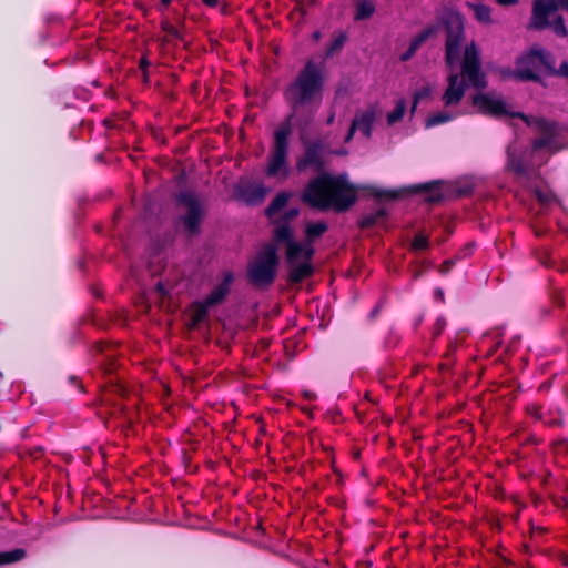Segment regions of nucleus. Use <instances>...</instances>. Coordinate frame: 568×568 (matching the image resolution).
I'll return each mask as SVG.
<instances>
[{
  "label": "nucleus",
  "mask_w": 568,
  "mask_h": 568,
  "mask_svg": "<svg viewBox=\"0 0 568 568\" xmlns=\"http://www.w3.org/2000/svg\"><path fill=\"white\" fill-rule=\"evenodd\" d=\"M49 34L48 33H41L40 34V38H41V42L44 43L48 39Z\"/></svg>",
  "instance_id": "60"
},
{
  "label": "nucleus",
  "mask_w": 568,
  "mask_h": 568,
  "mask_svg": "<svg viewBox=\"0 0 568 568\" xmlns=\"http://www.w3.org/2000/svg\"><path fill=\"white\" fill-rule=\"evenodd\" d=\"M434 24L445 32L444 60L447 69L453 71L463 61V43L466 40L465 18L458 9L445 7L437 11Z\"/></svg>",
  "instance_id": "4"
},
{
  "label": "nucleus",
  "mask_w": 568,
  "mask_h": 568,
  "mask_svg": "<svg viewBox=\"0 0 568 568\" xmlns=\"http://www.w3.org/2000/svg\"><path fill=\"white\" fill-rule=\"evenodd\" d=\"M424 271L423 270H415L412 274L413 276V280H418L422 275H423Z\"/></svg>",
  "instance_id": "53"
},
{
  "label": "nucleus",
  "mask_w": 568,
  "mask_h": 568,
  "mask_svg": "<svg viewBox=\"0 0 568 568\" xmlns=\"http://www.w3.org/2000/svg\"><path fill=\"white\" fill-rule=\"evenodd\" d=\"M151 65L150 60L146 57H142L139 62V68L142 72L148 71L149 67Z\"/></svg>",
  "instance_id": "43"
},
{
  "label": "nucleus",
  "mask_w": 568,
  "mask_h": 568,
  "mask_svg": "<svg viewBox=\"0 0 568 568\" xmlns=\"http://www.w3.org/2000/svg\"><path fill=\"white\" fill-rule=\"evenodd\" d=\"M301 200L315 210L323 212L333 210L336 213H345L356 204L358 196L357 191H351L348 189H320L316 191L304 189L301 194Z\"/></svg>",
  "instance_id": "6"
},
{
  "label": "nucleus",
  "mask_w": 568,
  "mask_h": 568,
  "mask_svg": "<svg viewBox=\"0 0 568 568\" xmlns=\"http://www.w3.org/2000/svg\"><path fill=\"white\" fill-rule=\"evenodd\" d=\"M27 557V551L23 548H14L9 551H0V567L21 561Z\"/></svg>",
  "instance_id": "27"
},
{
  "label": "nucleus",
  "mask_w": 568,
  "mask_h": 568,
  "mask_svg": "<svg viewBox=\"0 0 568 568\" xmlns=\"http://www.w3.org/2000/svg\"><path fill=\"white\" fill-rule=\"evenodd\" d=\"M399 335L394 331L389 329L387 336L385 337L384 345L386 348H393L399 343Z\"/></svg>",
  "instance_id": "37"
},
{
  "label": "nucleus",
  "mask_w": 568,
  "mask_h": 568,
  "mask_svg": "<svg viewBox=\"0 0 568 568\" xmlns=\"http://www.w3.org/2000/svg\"><path fill=\"white\" fill-rule=\"evenodd\" d=\"M356 22L368 20L375 13V3L371 0H356L354 3Z\"/></svg>",
  "instance_id": "23"
},
{
  "label": "nucleus",
  "mask_w": 568,
  "mask_h": 568,
  "mask_svg": "<svg viewBox=\"0 0 568 568\" xmlns=\"http://www.w3.org/2000/svg\"><path fill=\"white\" fill-rule=\"evenodd\" d=\"M178 206L184 207V213L178 216V222L182 225L184 234L194 239L202 233V224L207 215L205 202L199 195L190 190L180 191L174 195Z\"/></svg>",
  "instance_id": "7"
},
{
  "label": "nucleus",
  "mask_w": 568,
  "mask_h": 568,
  "mask_svg": "<svg viewBox=\"0 0 568 568\" xmlns=\"http://www.w3.org/2000/svg\"><path fill=\"white\" fill-rule=\"evenodd\" d=\"M212 305L206 304V300L194 303V317L196 322H205L209 318Z\"/></svg>",
  "instance_id": "30"
},
{
  "label": "nucleus",
  "mask_w": 568,
  "mask_h": 568,
  "mask_svg": "<svg viewBox=\"0 0 568 568\" xmlns=\"http://www.w3.org/2000/svg\"><path fill=\"white\" fill-rule=\"evenodd\" d=\"M79 335H80V331L79 328H75L74 332H73V337L74 339L79 338Z\"/></svg>",
  "instance_id": "61"
},
{
  "label": "nucleus",
  "mask_w": 568,
  "mask_h": 568,
  "mask_svg": "<svg viewBox=\"0 0 568 568\" xmlns=\"http://www.w3.org/2000/svg\"><path fill=\"white\" fill-rule=\"evenodd\" d=\"M556 11L548 10L547 7H540V4L534 3L531 22L532 29L541 31L545 29H551L554 33L559 38H568V29L565 24L562 16H557L552 20L549 17Z\"/></svg>",
  "instance_id": "9"
},
{
  "label": "nucleus",
  "mask_w": 568,
  "mask_h": 568,
  "mask_svg": "<svg viewBox=\"0 0 568 568\" xmlns=\"http://www.w3.org/2000/svg\"><path fill=\"white\" fill-rule=\"evenodd\" d=\"M301 213L300 207L294 206L284 212L278 219L272 220V224L275 225L273 230L274 241H286L290 240V234H294L291 222L294 221Z\"/></svg>",
  "instance_id": "16"
},
{
  "label": "nucleus",
  "mask_w": 568,
  "mask_h": 568,
  "mask_svg": "<svg viewBox=\"0 0 568 568\" xmlns=\"http://www.w3.org/2000/svg\"><path fill=\"white\" fill-rule=\"evenodd\" d=\"M288 265L291 267L288 278L295 284L303 282L304 278L312 276L314 273L312 260H304L302 262H296V264Z\"/></svg>",
  "instance_id": "20"
},
{
  "label": "nucleus",
  "mask_w": 568,
  "mask_h": 568,
  "mask_svg": "<svg viewBox=\"0 0 568 568\" xmlns=\"http://www.w3.org/2000/svg\"><path fill=\"white\" fill-rule=\"evenodd\" d=\"M458 65H460V73L450 72L447 75V88L442 95L445 106L459 104L470 87L477 91L488 87L480 49L474 40L465 45L463 61Z\"/></svg>",
  "instance_id": "3"
},
{
  "label": "nucleus",
  "mask_w": 568,
  "mask_h": 568,
  "mask_svg": "<svg viewBox=\"0 0 568 568\" xmlns=\"http://www.w3.org/2000/svg\"><path fill=\"white\" fill-rule=\"evenodd\" d=\"M310 132H305L304 135L300 136L301 143H306L317 152H320L322 155L324 153H328V143L323 138H316V139H310L308 138Z\"/></svg>",
  "instance_id": "28"
},
{
  "label": "nucleus",
  "mask_w": 568,
  "mask_h": 568,
  "mask_svg": "<svg viewBox=\"0 0 568 568\" xmlns=\"http://www.w3.org/2000/svg\"><path fill=\"white\" fill-rule=\"evenodd\" d=\"M348 41V33L344 30H337L333 33V40L327 45L324 59L328 60L333 57L339 54L345 45V43Z\"/></svg>",
  "instance_id": "22"
},
{
  "label": "nucleus",
  "mask_w": 568,
  "mask_h": 568,
  "mask_svg": "<svg viewBox=\"0 0 568 568\" xmlns=\"http://www.w3.org/2000/svg\"><path fill=\"white\" fill-rule=\"evenodd\" d=\"M143 73V83L149 85L150 84V75L149 71L142 72Z\"/></svg>",
  "instance_id": "55"
},
{
  "label": "nucleus",
  "mask_w": 568,
  "mask_h": 568,
  "mask_svg": "<svg viewBox=\"0 0 568 568\" xmlns=\"http://www.w3.org/2000/svg\"><path fill=\"white\" fill-rule=\"evenodd\" d=\"M429 247V239L423 233H417L409 244V248L414 252L427 250Z\"/></svg>",
  "instance_id": "34"
},
{
  "label": "nucleus",
  "mask_w": 568,
  "mask_h": 568,
  "mask_svg": "<svg viewBox=\"0 0 568 568\" xmlns=\"http://www.w3.org/2000/svg\"><path fill=\"white\" fill-rule=\"evenodd\" d=\"M397 192L399 193V197L402 196V193H406V194L422 193L425 196V201L430 204H439L445 200V195L442 190L440 181H433V182H428V183L412 185V186H408V187L403 189L402 191H397Z\"/></svg>",
  "instance_id": "15"
},
{
  "label": "nucleus",
  "mask_w": 568,
  "mask_h": 568,
  "mask_svg": "<svg viewBox=\"0 0 568 568\" xmlns=\"http://www.w3.org/2000/svg\"><path fill=\"white\" fill-rule=\"evenodd\" d=\"M381 307H382L381 303H378L377 305L374 306V308L369 312V315H368L369 320H375L378 316Z\"/></svg>",
  "instance_id": "44"
},
{
  "label": "nucleus",
  "mask_w": 568,
  "mask_h": 568,
  "mask_svg": "<svg viewBox=\"0 0 568 568\" xmlns=\"http://www.w3.org/2000/svg\"><path fill=\"white\" fill-rule=\"evenodd\" d=\"M475 245L476 244L474 242L467 243L456 255H459V260L471 255L474 252Z\"/></svg>",
  "instance_id": "40"
},
{
  "label": "nucleus",
  "mask_w": 568,
  "mask_h": 568,
  "mask_svg": "<svg viewBox=\"0 0 568 568\" xmlns=\"http://www.w3.org/2000/svg\"><path fill=\"white\" fill-rule=\"evenodd\" d=\"M293 196V192L290 190L280 191L271 203L265 207L264 215L268 220H274V216L282 212L288 204Z\"/></svg>",
  "instance_id": "18"
},
{
  "label": "nucleus",
  "mask_w": 568,
  "mask_h": 568,
  "mask_svg": "<svg viewBox=\"0 0 568 568\" xmlns=\"http://www.w3.org/2000/svg\"><path fill=\"white\" fill-rule=\"evenodd\" d=\"M305 397L308 399V400H312L316 397L315 394L311 393V392H305Z\"/></svg>",
  "instance_id": "57"
},
{
  "label": "nucleus",
  "mask_w": 568,
  "mask_h": 568,
  "mask_svg": "<svg viewBox=\"0 0 568 568\" xmlns=\"http://www.w3.org/2000/svg\"><path fill=\"white\" fill-rule=\"evenodd\" d=\"M356 130H357L356 125L352 122V124H351V126H349V129H348V132H347V134H346V135H345V138H344V142H345V143H348V142H351V141H352V139H353V136H354V134H355Z\"/></svg>",
  "instance_id": "42"
},
{
  "label": "nucleus",
  "mask_w": 568,
  "mask_h": 568,
  "mask_svg": "<svg viewBox=\"0 0 568 568\" xmlns=\"http://www.w3.org/2000/svg\"><path fill=\"white\" fill-rule=\"evenodd\" d=\"M348 189L351 191H358V190H368L371 194L377 199V200H392L396 201L399 199V193L394 190H385L379 189L375 186H361L353 184L349 179L348 174L346 172L339 173V174H333L328 171H324L321 174H317L316 176L312 178L308 183L306 184L305 189H310V191H316L320 189Z\"/></svg>",
  "instance_id": "8"
},
{
  "label": "nucleus",
  "mask_w": 568,
  "mask_h": 568,
  "mask_svg": "<svg viewBox=\"0 0 568 568\" xmlns=\"http://www.w3.org/2000/svg\"><path fill=\"white\" fill-rule=\"evenodd\" d=\"M535 3L540 4V7H547L551 11H558L559 9L568 10V0H537Z\"/></svg>",
  "instance_id": "35"
},
{
  "label": "nucleus",
  "mask_w": 568,
  "mask_h": 568,
  "mask_svg": "<svg viewBox=\"0 0 568 568\" xmlns=\"http://www.w3.org/2000/svg\"><path fill=\"white\" fill-rule=\"evenodd\" d=\"M334 118H335V114H334V113H332V114L327 118L326 123H327V124H332V123H333V121H334Z\"/></svg>",
  "instance_id": "59"
},
{
  "label": "nucleus",
  "mask_w": 568,
  "mask_h": 568,
  "mask_svg": "<svg viewBox=\"0 0 568 568\" xmlns=\"http://www.w3.org/2000/svg\"><path fill=\"white\" fill-rule=\"evenodd\" d=\"M501 77L504 79L513 78V79H516V80H518L520 82L531 81V82L540 84L544 88L547 87V84L544 81V79L536 71H528L526 69L525 70L524 69H518V67H516L515 69H510V68L504 69L501 71Z\"/></svg>",
  "instance_id": "19"
},
{
  "label": "nucleus",
  "mask_w": 568,
  "mask_h": 568,
  "mask_svg": "<svg viewBox=\"0 0 568 568\" xmlns=\"http://www.w3.org/2000/svg\"><path fill=\"white\" fill-rule=\"evenodd\" d=\"M161 29L166 34L171 36L172 38L180 40V41H184V37H183L182 32L176 27L172 26L169 21H162Z\"/></svg>",
  "instance_id": "36"
},
{
  "label": "nucleus",
  "mask_w": 568,
  "mask_h": 568,
  "mask_svg": "<svg viewBox=\"0 0 568 568\" xmlns=\"http://www.w3.org/2000/svg\"><path fill=\"white\" fill-rule=\"evenodd\" d=\"M471 103L478 111L485 115L491 116H503L506 115L510 119H520L519 116H515V113H523L521 111H509L507 108V103L503 98L494 97L490 93H483L479 91L477 94L473 95Z\"/></svg>",
  "instance_id": "10"
},
{
  "label": "nucleus",
  "mask_w": 568,
  "mask_h": 568,
  "mask_svg": "<svg viewBox=\"0 0 568 568\" xmlns=\"http://www.w3.org/2000/svg\"><path fill=\"white\" fill-rule=\"evenodd\" d=\"M555 303L560 306L562 304V300L560 297H556Z\"/></svg>",
  "instance_id": "62"
},
{
  "label": "nucleus",
  "mask_w": 568,
  "mask_h": 568,
  "mask_svg": "<svg viewBox=\"0 0 568 568\" xmlns=\"http://www.w3.org/2000/svg\"><path fill=\"white\" fill-rule=\"evenodd\" d=\"M328 153H329V154L337 155V156H344V155H346L348 152H347V150H346V149H344V148H339V149L328 150Z\"/></svg>",
  "instance_id": "45"
},
{
  "label": "nucleus",
  "mask_w": 568,
  "mask_h": 568,
  "mask_svg": "<svg viewBox=\"0 0 568 568\" xmlns=\"http://www.w3.org/2000/svg\"><path fill=\"white\" fill-rule=\"evenodd\" d=\"M303 145V156L297 159L296 161V171L298 173H302L306 171L307 169H312L317 174H321L326 170V161L324 160V156L311 148L306 143H302Z\"/></svg>",
  "instance_id": "14"
},
{
  "label": "nucleus",
  "mask_w": 568,
  "mask_h": 568,
  "mask_svg": "<svg viewBox=\"0 0 568 568\" xmlns=\"http://www.w3.org/2000/svg\"><path fill=\"white\" fill-rule=\"evenodd\" d=\"M234 281V273L232 271H225L221 282L205 297L206 304L212 305L213 307L223 304L231 293V287Z\"/></svg>",
  "instance_id": "17"
},
{
  "label": "nucleus",
  "mask_w": 568,
  "mask_h": 568,
  "mask_svg": "<svg viewBox=\"0 0 568 568\" xmlns=\"http://www.w3.org/2000/svg\"><path fill=\"white\" fill-rule=\"evenodd\" d=\"M444 328H445V321L442 318H438L435 324L434 337L439 336L442 334V332L444 331Z\"/></svg>",
  "instance_id": "41"
},
{
  "label": "nucleus",
  "mask_w": 568,
  "mask_h": 568,
  "mask_svg": "<svg viewBox=\"0 0 568 568\" xmlns=\"http://www.w3.org/2000/svg\"><path fill=\"white\" fill-rule=\"evenodd\" d=\"M97 353H102L104 349V345L101 342H98L93 345Z\"/></svg>",
  "instance_id": "52"
},
{
  "label": "nucleus",
  "mask_w": 568,
  "mask_h": 568,
  "mask_svg": "<svg viewBox=\"0 0 568 568\" xmlns=\"http://www.w3.org/2000/svg\"><path fill=\"white\" fill-rule=\"evenodd\" d=\"M454 119V115L450 112H437L430 114L426 120V128H433L439 124H444Z\"/></svg>",
  "instance_id": "31"
},
{
  "label": "nucleus",
  "mask_w": 568,
  "mask_h": 568,
  "mask_svg": "<svg viewBox=\"0 0 568 568\" xmlns=\"http://www.w3.org/2000/svg\"><path fill=\"white\" fill-rule=\"evenodd\" d=\"M537 199L540 203L546 204L549 202V197L541 191L536 192Z\"/></svg>",
  "instance_id": "46"
},
{
  "label": "nucleus",
  "mask_w": 568,
  "mask_h": 568,
  "mask_svg": "<svg viewBox=\"0 0 568 568\" xmlns=\"http://www.w3.org/2000/svg\"><path fill=\"white\" fill-rule=\"evenodd\" d=\"M69 381L71 384H73L74 386H78L80 389H82V385L79 382V378L77 376H70Z\"/></svg>",
  "instance_id": "51"
},
{
  "label": "nucleus",
  "mask_w": 568,
  "mask_h": 568,
  "mask_svg": "<svg viewBox=\"0 0 568 568\" xmlns=\"http://www.w3.org/2000/svg\"><path fill=\"white\" fill-rule=\"evenodd\" d=\"M274 244H276L277 246L280 244L286 245L285 257L287 264H296V262H302L301 258L313 260L315 255V248L311 246L310 243H307L306 241H295L294 234H290V240L274 241Z\"/></svg>",
  "instance_id": "13"
},
{
  "label": "nucleus",
  "mask_w": 568,
  "mask_h": 568,
  "mask_svg": "<svg viewBox=\"0 0 568 568\" xmlns=\"http://www.w3.org/2000/svg\"><path fill=\"white\" fill-rule=\"evenodd\" d=\"M321 38H322V33H321V31H318V30H316V31H314V32L312 33V39H313L314 41H320V40H321Z\"/></svg>",
  "instance_id": "54"
},
{
  "label": "nucleus",
  "mask_w": 568,
  "mask_h": 568,
  "mask_svg": "<svg viewBox=\"0 0 568 568\" xmlns=\"http://www.w3.org/2000/svg\"><path fill=\"white\" fill-rule=\"evenodd\" d=\"M156 291L162 294V295H166L168 294V291L165 288V285L162 283V282H159L156 284Z\"/></svg>",
  "instance_id": "50"
},
{
  "label": "nucleus",
  "mask_w": 568,
  "mask_h": 568,
  "mask_svg": "<svg viewBox=\"0 0 568 568\" xmlns=\"http://www.w3.org/2000/svg\"><path fill=\"white\" fill-rule=\"evenodd\" d=\"M280 266L278 247L274 243L264 244L250 261L246 270L248 282L257 288L266 290L271 287L277 276Z\"/></svg>",
  "instance_id": "5"
},
{
  "label": "nucleus",
  "mask_w": 568,
  "mask_h": 568,
  "mask_svg": "<svg viewBox=\"0 0 568 568\" xmlns=\"http://www.w3.org/2000/svg\"><path fill=\"white\" fill-rule=\"evenodd\" d=\"M417 50L413 48L410 44L408 48L399 55L400 62H408L413 59V57L416 54Z\"/></svg>",
  "instance_id": "39"
},
{
  "label": "nucleus",
  "mask_w": 568,
  "mask_h": 568,
  "mask_svg": "<svg viewBox=\"0 0 568 568\" xmlns=\"http://www.w3.org/2000/svg\"><path fill=\"white\" fill-rule=\"evenodd\" d=\"M233 191L237 200L243 201L248 206H256L265 201L271 189L263 183H248L246 185L235 184Z\"/></svg>",
  "instance_id": "12"
},
{
  "label": "nucleus",
  "mask_w": 568,
  "mask_h": 568,
  "mask_svg": "<svg viewBox=\"0 0 568 568\" xmlns=\"http://www.w3.org/2000/svg\"><path fill=\"white\" fill-rule=\"evenodd\" d=\"M499 6L510 7L518 2V0H496Z\"/></svg>",
  "instance_id": "48"
},
{
  "label": "nucleus",
  "mask_w": 568,
  "mask_h": 568,
  "mask_svg": "<svg viewBox=\"0 0 568 568\" xmlns=\"http://www.w3.org/2000/svg\"><path fill=\"white\" fill-rule=\"evenodd\" d=\"M422 322H423V316L420 315V316H418V318H416V321L414 323V327L417 328Z\"/></svg>",
  "instance_id": "58"
},
{
  "label": "nucleus",
  "mask_w": 568,
  "mask_h": 568,
  "mask_svg": "<svg viewBox=\"0 0 568 568\" xmlns=\"http://www.w3.org/2000/svg\"><path fill=\"white\" fill-rule=\"evenodd\" d=\"M406 108L407 105L405 99L400 98L399 100H397L395 109L387 114L388 125H394L397 122L402 121L406 112Z\"/></svg>",
  "instance_id": "29"
},
{
  "label": "nucleus",
  "mask_w": 568,
  "mask_h": 568,
  "mask_svg": "<svg viewBox=\"0 0 568 568\" xmlns=\"http://www.w3.org/2000/svg\"><path fill=\"white\" fill-rule=\"evenodd\" d=\"M202 2L209 8H216L220 3V0H202Z\"/></svg>",
  "instance_id": "49"
},
{
  "label": "nucleus",
  "mask_w": 568,
  "mask_h": 568,
  "mask_svg": "<svg viewBox=\"0 0 568 568\" xmlns=\"http://www.w3.org/2000/svg\"><path fill=\"white\" fill-rule=\"evenodd\" d=\"M161 2L163 6L168 7L172 2V0H161Z\"/></svg>",
  "instance_id": "63"
},
{
  "label": "nucleus",
  "mask_w": 568,
  "mask_h": 568,
  "mask_svg": "<svg viewBox=\"0 0 568 568\" xmlns=\"http://www.w3.org/2000/svg\"><path fill=\"white\" fill-rule=\"evenodd\" d=\"M325 83L326 74L323 65L308 60L284 88L283 98L290 108V113L273 133L271 156L266 169L267 176L288 178L290 138L294 128L298 131V138L310 132L324 98Z\"/></svg>",
  "instance_id": "1"
},
{
  "label": "nucleus",
  "mask_w": 568,
  "mask_h": 568,
  "mask_svg": "<svg viewBox=\"0 0 568 568\" xmlns=\"http://www.w3.org/2000/svg\"><path fill=\"white\" fill-rule=\"evenodd\" d=\"M437 33H438V26L433 24V23L428 24L425 29H423L415 37H413L409 44L418 51V49L426 41H428L432 37L436 36Z\"/></svg>",
  "instance_id": "26"
},
{
  "label": "nucleus",
  "mask_w": 568,
  "mask_h": 568,
  "mask_svg": "<svg viewBox=\"0 0 568 568\" xmlns=\"http://www.w3.org/2000/svg\"><path fill=\"white\" fill-rule=\"evenodd\" d=\"M547 74L552 77L565 78L568 80V61H562L559 68H555V57L551 54L550 67H548Z\"/></svg>",
  "instance_id": "32"
},
{
  "label": "nucleus",
  "mask_w": 568,
  "mask_h": 568,
  "mask_svg": "<svg viewBox=\"0 0 568 568\" xmlns=\"http://www.w3.org/2000/svg\"><path fill=\"white\" fill-rule=\"evenodd\" d=\"M432 93H433V89H432V87L429 84L422 87L419 90H417L414 93L413 104H412V109H410L412 114L415 113L417 104L419 103V101H422L424 99L430 98Z\"/></svg>",
  "instance_id": "33"
},
{
  "label": "nucleus",
  "mask_w": 568,
  "mask_h": 568,
  "mask_svg": "<svg viewBox=\"0 0 568 568\" xmlns=\"http://www.w3.org/2000/svg\"><path fill=\"white\" fill-rule=\"evenodd\" d=\"M551 52L540 47H532L529 50L523 52L515 60L518 69H526L528 71H535L539 65L544 67L546 72L550 67Z\"/></svg>",
  "instance_id": "11"
},
{
  "label": "nucleus",
  "mask_w": 568,
  "mask_h": 568,
  "mask_svg": "<svg viewBox=\"0 0 568 568\" xmlns=\"http://www.w3.org/2000/svg\"><path fill=\"white\" fill-rule=\"evenodd\" d=\"M328 230V224L325 221H318L315 223H310L305 227V241L313 246L314 242L317 239H321Z\"/></svg>",
  "instance_id": "25"
},
{
  "label": "nucleus",
  "mask_w": 568,
  "mask_h": 568,
  "mask_svg": "<svg viewBox=\"0 0 568 568\" xmlns=\"http://www.w3.org/2000/svg\"><path fill=\"white\" fill-rule=\"evenodd\" d=\"M459 260V255H456L452 258H447L443 262V264L439 266L438 272L442 275H446L456 264V262Z\"/></svg>",
  "instance_id": "38"
},
{
  "label": "nucleus",
  "mask_w": 568,
  "mask_h": 568,
  "mask_svg": "<svg viewBox=\"0 0 568 568\" xmlns=\"http://www.w3.org/2000/svg\"><path fill=\"white\" fill-rule=\"evenodd\" d=\"M376 120V112L373 108L365 110L359 116H356L353 120V123L356 125L357 130H359L364 136L369 139L372 136L373 125Z\"/></svg>",
  "instance_id": "21"
},
{
  "label": "nucleus",
  "mask_w": 568,
  "mask_h": 568,
  "mask_svg": "<svg viewBox=\"0 0 568 568\" xmlns=\"http://www.w3.org/2000/svg\"><path fill=\"white\" fill-rule=\"evenodd\" d=\"M434 297L436 301L444 302V291L439 287H437L434 291Z\"/></svg>",
  "instance_id": "47"
},
{
  "label": "nucleus",
  "mask_w": 568,
  "mask_h": 568,
  "mask_svg": "<svg viewBox=\"0 0 568 568\" xmlns=\"http://www.w3.org/2000/svg\"><path fill=\"white\" fill-rule=\"evenodd\" d=\"M467 7L474 12L475 19L481 23L489 26L493 23L491 8L484 3L467 2Z\"/></svg>",
  "instance_id": "24"
},
{
  "label": "nucleus",
  "mask_w": 568,
  "mask_h": 568,
  "mask_svg": "<svg viewBox=\"0 0 568 568\" xmlns=\"http://www.w3.org/2000/svg\"><path fill=\"white\" fill-rule=\"evenodd\" d=\"M374 223H375V217L374 216H367L365 219V224L373 225Z\"/></svg>",
  "instance_id": "56"
},
{
  "label": "nucleus",
  "mask_w": 568,
  "mask_h": 568,
  "mask_svg": "<svg viewBox=\"0 0 568 568\" xmlns=\"http://www.w3.org/2000/svg\"><path fill=\"white\" fill-rule=\"evenodd\" d=\"M514 115L519 116L527 126L541 135L532 139L530 146H518L516 143H510L507 146L506 166L516 175L520 178L528 176L531 158L542 150H547L552 154L568 150V124L545 116L525 113H515Z\"/></svg>",
  "instance_id": "2"
},
{
  "label": "nucleus",
  "mask_w": 568,
  "mask_h": 568,
  "mask_svg": "<svg viewBox=\"0 0 568 568\" xmlns=\"http://www.w3.org/2000/svg\"><path fill=\"white\" fill-rule=\"evenodd\" d=\"M423 264H424L425 267H430L432 266V263L427 262V261H424Z\"/></svg>",
  "instance_id": "64"
}]
</instances>
